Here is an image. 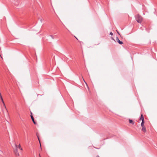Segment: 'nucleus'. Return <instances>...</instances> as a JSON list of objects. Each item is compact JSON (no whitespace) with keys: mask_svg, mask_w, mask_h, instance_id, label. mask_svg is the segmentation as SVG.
<instances>
[{"mask_svg":"<svg viewBox=\"0 0 157 157\" xmlns=\"http://www.w3.org/2000/svg\"><path fill=\"white\" fill-rule=\"evenodd\" d=\"M39 157H41L40 154H39Z\"/></svg>","mask_w":157,"mask_h":157,"instance_id":"obj_14","label":"nucleus"},{"mask_svg":"<svg viewBox=\"0 0 157 157\" xmlns=\"http://www.w3.org/2000/svg\"><path fill=\"white\" fill-rule=\"evenodd\" d=\"M129 121L130 123L132 124H134V122L132 120H131L130 119H129Z\"/></svg>","mask_w":157,"mask_h":157,"instance_id":"obj_7","label":"nucleus"},{"mask_svg":"<svg viewBox=\"0 0 157 157\" xmlns=\"http://www.w3.org/2000/svg\"><path fill=\"white\" fill-rule=\"evenodd\" d=\"M142 121V122L141 123V126L142 127L144 126V116L143 115L141 114L140 116V119L139 120V121Z\"/></svg>","mask_w":157,"mask_h":157,"instance_id":"obj_3","label":"nucleus"},{"mask_svg":"<svg viewBox=\"0 0 157 157\" xmlns=\"http://www.w3.org/2000/svg\"><path fill=\"white\" fill-rule=\"evenodd\" d=\"M75 38H76L77 40H78V39H77V38L75 36Z\"/></svg>","mask_w":157,"mask_h":157,"instance_id":"obj_15","label":"nucleus"},{"mask_svg":"<svg viewBox=\"0 0 157 157\" xmlns=\"http://www.w3.org/2000/svg\"><path fill=\"white\" fill-rule=\"evenodd\" d=\"M1 101H2V103H3V105L4 106V107H5V108L6 109V105H5V103H4V101H3V99H1Z\"/></svg>","mask_w":157,"mask_h":157,"instance_id":"obj_8","label":"nucleus"},{"mask_svg":"<svg viewBox=\"0 0 157 157\" xmlns=\"http://www.w3.org/2000/svg\"><path fill=\"white\" fill-rule=\"evenodd\" d=\"M117 32V33H118V34H119V32Z\"/></svg>","mask_w":157,"mask_h":157,"instance_id":"obj_16","label":"nucleus"},{"mask_svg":"<svg viewBox=\"0 0 157 157\" xmlns=\"http://www.w3.org/2000/svg\"><path fill=\"white\" fill-rule=\"evenodd\" d=\"M0 57H1V58H2V59H3V58H2V56L1 55H0Z\"/></svg>","mask_w":157,"mask_h":157,"instance_id":"obj_12","label":"nucleus"},{"mask_svg":"<svg viewBox=\"0 0 157 157\" xmlns=\"http://www.w3.org/2000/svg\"><path fill=\"white\" fill-rule=\"evenodd\" d=\"M20 148V149H21V150H22V148H21H21Z\"/></svg>","mask_w":157,"mask_h":157,"instance_id":"obj_13","label":"nucleus"},{"mask_svg":"<svg viewBox=\"0 0 157 157\" xmlns=\"http://www.w3.org/2000/svg\"><path fill=\"white\" fill-rule=\"evenodd\" d=\"M82 79H83V81H84V82L86 83V85L87 86V83L84 80L83 78V77L82 76Z\"/></svg>","mask_w":157,"mask_h":157,"instance_id":"obj_10","label":"nucleus"},{"mask_svg":"<svg viewBox=\"0 0 157 157\" xmlns=\"http://www.w3.org/2000/svg\"><path fill=\"white\" fill-rule=\"evenodd\" d=\"M31 119L32 120V121H33V122L34 124H36V123L35 122V121L34 120L33 117L32 115V113L31 112Z\"/></svg>","mask_w":157,"mask_h":157,"instance_id":"obj_6","label":"nucleus"},{"mask_svg":"<svg viewBox=\"0 0 157 157\" xmlns=\"http://www.w3.org/2000/svg\"><path fill=\"white\" fill-rule=\"evenodd\" d=\"M117 41L120 44H123V43L118 38H117L116 39Z\"/></svg>","mask_w":157,"mask_h":157,"instance_id":"obj_5","label":"nucleus"},{"mask_svg":"<svg viewBox=\"0 0 157 157\" xmlns=\"http://www.w3.org/2000/svg\"><path fill=\"white\" fill-rule=\"evenodd\" d=\"M21 146L20 144H19L18 146L16 144H15L14 146L13 147V152L15 154L16 156H19L20 154L18 152L17 148H20Z\"/></svg>","mask_w":157,"mask_h":157,"instance_id":"obj_1","label":"nucleus"},{"mask_svg":"<svg viewBox=\"0 0 157 157\" xmlns=\"http://www.w3.org/2000/svg\"><path fill=\"white\" fill-rule=\"evenodd\" d=\"M38 140H39V141L40 142V148L41 149V150H42V148H41V144H40V139L38 137Z\"/></svg>","mask_w":157,"mask_h":157,"instance_id":"obj_9","label":"nucleus"},{"mask_svg":"<svg viewBox=\"0 0 157 157\" xmlns=\"http://www.w3.org/2000/svg\"><path fill=\"white\" fill-rule=\"evenodd\" d=\"M88 89H89V88L88 87Z\"/></svg>","mask_w":157,"mask_h":157,"instance_id":"obj_18","label":"nucleus"},{"mask_svg":"<svg viewBox=\"0 0 157 157\" xmlns=\"http://www.w3.org/2000/svg\"><path fill=\"white\" fill-rule=\"evenodd\" d=\"M96 157H99L98 156H97Z\"/></svg>","mask_w":157,"mask_h":157,"instance_id":"obj_17","label":"nucleus"},{"mask_svg":"<svg viewBox=\"0 0 157 157\" xmlns=\"http://www.w3.org/2000/svg\"><path fill=\"white\" fill-rule=\"evenodd\" d=\"M136 21L139 23H140L143 20V18L139 15L136 16Z\"/></svg>","mask_w":157,"mask_h":157,"instance_id":"obj_2","label":"nucleus"},{"mask_svg":"<svg viewBox=\"0 0 157 157\" xmlns=\"http://www.w3.org/2000/svg\"><path fill=\"white\" fill-rule=\"evenodd\" d=\"M110 34L112 36V35H113V33H112L111 32V33H110Z\"/></svg>","mask_w":157,"mask_h":157,"instance_id":"obj_11","label":"nucleus"},{"mask_svg":"<svg viewBox=\"0 0 157 157\" xmlns=\"http://www.w3.org/2000/svg\"><path fill=\"white\" fill-rule=\"evenodd\" d=\"M141 130L144 132H146L147 131L146 128L144 126L142 127V128Z\"/></svg>","mask_w":157,"mask_h":157,"instance_id":"obj_4","label":"nucleus"}]
</instances>
